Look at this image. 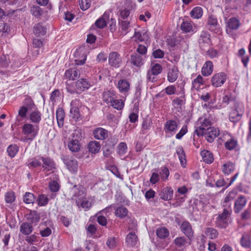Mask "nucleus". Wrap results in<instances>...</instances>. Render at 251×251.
<instances>
[{
	"mask_svg": "<svg viewBox=\"0 0 251 251\" xmlns=\"http://www.w3.org/2000/svg\"><path fill=\"white\" fill-rule=\"evenodd\" d=\"M38 130V126L29 123L25 124L22 127V133L25 136L22 137L20 141L23 142L32 141L37 135Z\"/></svg>",
	"mask_w": 251,
	"mask_h": 251,
	"instance_id": "nucleus-1",
	"label": "nucleus"
},
{
	"mask_svg": "<svg viewBox=\"0 0 251 251\" xmlns=\"http://www.w3.org/2000/svg\"><path fill=\"white\" fill-rule=\"evenodd\" d=\"M198 43L201 49L205 51L211 45L210 34L207 31H202L199 37Z\"/></svg>",
	"mask_w": 251,
	"mask_h": 251,
	"instance_id": "nucleus-2",
	"label": "nucleus"
},
{
	"mask_svg": "<svg viewBox=\"0 0 251 251\" xmlns=\"http://www.w3.org/2000/svg\"><path fill=\"white\" fill-rule=\"evenodd\" d=\"M230 213L227 209L225 208L223 212L219 214L216 218L215 224L217 227L226 228L228 224V217Z\"/></svg>",
	"mask_w": 251,
	"mask_h": 251,
	"instance_id": "nucleus-3",
	"label": "nucleus"
},
{
	"mask_svg": "<svg viewBox=\"0 0 251 251\" xmlns=\"http://www.w3.org/2000/svg\"><path fill=\"white\" fill-rule=\"evenodd\" d=\"M61 159L66 165L68 170L74 173H76L78 169V164L77 161L68 155H62Z\"/></svg>",
	"mask_w": 251,
	"mask_h": 251,
	"instance_id": "nucleus-4",
	"label": "nucleus"
},
{
	"mask_svg": "<svg viewBox=\"0 0 251 251\" xmlns=\"http://www.w3.org/2000/svg\"><path fill=\"white\" fill-rule=\"evenodd\" d=\"M108 62L111 67L119 68L122 63V57L117 52L113 51L109 54Z\"/></svg>",
	"mask_w": 251,
	"mask_h": 251,
	"instance_id": "nucleus-5",
	"label": "nucleus"
},
{
	"mask_svg": "<svg viewBox=\"0 0 251 251\" xmlns=\"http://www.w3.org/2000/svg\"><path fill=\"white\" fill-rule=\"evenodd\" d=\"M199 121L201 123V125L195 130V132L198 136H203L204 131L206 130L207 127H212V122L207 118L203 119L201 118L199 119Z\"/></svg>",
	"mask_w": 251,
	"mask_h": 251,
	"instance_id": "nucleus-6",
	"label": "nucleus"
},
{
	"mask_svg": "<svg viewBox=\"0 0 251 251\" xmlns=\"http://www.w3.org/2000/svg\"><path fill=\"white\" fill-rule=\"evenodd\" d=\"M219 134L220 131L219 129L214 127H209L204 131L203 135H204L205 139L208 142L212 143Z\"/></svg>",
	"mask_w": 251,
	"mask_h": 251,
	"instance_id": "nucleus-7",
	"label": "nucleus"
},
{
	"mask_svg": "<svg viewBox=\"0 0 251 251\" xmlns=\"http://www.w3.org/2000/svg\"><path fill=\"white\" fill-rule=\"evenodd\" d=\"M39 159L42 160V168L46 171H52L55 169V164L52 159L46 156H40Z\"/></svg>",
	"mask_w": 251,
	"mask_h": 251,
	"instance_id": "nucleus-8",
	"label": "nucleus"
},
{
	"mask_svg": "<svg viewBox=\"0 0 251 251\" xmlns=\"http://www.w3.org/2000/svg\"><path fill=\"white\" fill-rule=\"evenodd\" d=\"M226 79V75L224 73L216 74L212 77V85L214 87H220L225 83Z\"/></svg>",
	"mask_w": 251,
	"mask_h": 251,
	"instance_id": "nucleus-9",
	"label": "nucleus"
},
{
	"mask_svg": "<svg viewBox=\"0 0 251 251\" xmlns=\"http://www.w3.org/2000/svg\"><path fill=\"white\" fill-rule=\"evenodd\" d=\"M180 229L190 241H191L194 238V231L191 224L188 221L182 222L180 226Z\"/></svg>",
	"mask_w": 251,
	"mask_h": 251,
	"instance_id": "nucleus-10",
	"label": "nucleus"
},
{
	"mask_svg": "<svg viewBox=\"0 0 251 251\" xmlns=\"http://www.w3.org/2000/svg\"><path fill=\"white\" fill-rule=\"evenodd\" d=\"M207 24L210 30L216 33L220 32V25L218 23L217 19L215 16L211 15L208 17Z\"/></svg>",
	"mask_w": 251,
	"mask_h": 251,
	"instance_id": "nucleus-11",
	"label": "nucleus"
},
{
	"mask_svg": "<svg viewBox=\"0 0 251 251\" xmlns=\"http://www.w3.org/2000/svg\"><path fill=\"white\" fill-rule=\"evenodd\" d=\"M247 202V200L245 197L243 195H240L234 202V210L235 213H239L245 206Z\"/></svg>",
	"mask_w": 251,
	"mask_h": 251,
	"instance_id": "nucleus-12",
	"label": "nucleus"
},
{
	"mask_svg": "<svg viewBox=\"0 0 251 251\" xmlns=\"http://www.w3.org/2000/svg\"><path fill=\"white\" fill-rule=\"evenodd\" d=\"M91 86L89 82L86 79L81 78L75 82V87L77 93L81 92L88 89Z\"/></svg>",
	"mask_w": 251,
	"mask_h": 251,
	"instance_id": "nucleus-13",
	"label": "nucleus"
},
{
	"mask_svg": "<svg viewBox=\"0 0 251 251\" xmlns=\"http://www.w3.org/2000/svg\"><path fill=\"white\" fill-rule=\"evenodd\" d=\"M179 70L176 66H173L168 70L167 79L170 83L174 82L178 78Z\"/></svg>",
	"mask_w": 251,
	"mask_h": 251,
	"instance_id": "nucleus-14",
	"label": "nucleus"
},
{
	"mask_svg": "<svg viewBox=\"0 0 251 251\" xmlns=\"http://www.w3.org/2000/svg\"><path fill=\"white\" fill-rule=\"evenodd\" d=\"M79 76L80 72L75 68H70L66 70L64 75V77L66 78L72 80L78 78Z\"/></svg>",
	"mask_w": 251,
	"mask_h": 251,
	"instance_id": "nucleus-15",
	"label": "nucleus"
},
{
	"mask_svg": "<svg viewBox=\"0 0 251 251\" xmlns=\"http://www.w3.org/2000/svg\"><path fill=\"white\" fill-rule=\"evenodd\" d=\"M208 203V200L204 196H200L199 199L195 200L194 204L195 208L198 210L204 211V207Z\"/></svg>",
	"mask_w": 251,
	"mask_h": 251,
	"instance_id": "nucleus-16",
	"label": "nucleus"
},
{
	"mask_svg": "<svg viewBox=\"0 0 251 251\" xmlns=\"http://www.w3.org/2000/svg\"><path fill=\"white\" fill-rule=\"evenodd\" d=\"M178 124L174 120L167 121L164 126V130L166 133L176 132L177 129Z\"/></svg>",
	"mask_w": 251,
	"mask_h": 251,
	"instance_id": "nucleus-17",
	"label": "nucleus"
},
{
	"mask_svg": "<svg viewBox=\"0 0 251 251\" xmlns=\"http://www.w3.org/2000/svg\"><path fill=\"white\" fill-rule=\"evenodd\" d=\"M94 137L98 140H104L108 137V131L106 129L98 127L93 131Z\"/></svg>",
	"mask_w": 251,
	"mask_h": 251,
	"instance_id": "nucleus-18",
	"label": "nucleus"
},
{
	"mask_svg": "<svg viewBox=\"0 0 251 251\" xmlns=\"http://www.w3.org/2000/svg\"><path fill=\"white\" fill-rule=\"evenodd\" d=\"M117 87L121 93L125 94L127 93L129 90L130 83L126 79H120L118 82Z\"/></svg>",
	"mask_w": 251,
	"mask_h": 251,
	"instance_id": "nucleus-19",
	"label": "nucleus"
},
{
	"mask_svg": "<svg viewBox=\"0 0 251 251\" xmlns=\"http://www.w3.org/2000/svg\"><path fill=\"white\" fill-rule=\"evenodd\" d=\"M33 226L30 223H23L20 227V232L24 235H29L32 232Z\"/></svg>",
	"mask_w": 251,
	"mask_h": 251,
	"instance_id": "nucleus-20",
	"label": "nucleus"
},
{
	"mask_svg": "<svg viewBox=\"0 0 251 251\" xmlns=\"http://www.w3.org/2000/svg\"><path fill=\"white\" fill-rule=\"evenodd\" d=\"M160 196L162 200L165 201L170 200L173 196V190L171 187H166L162 190Z\"/></svg>",
	"mask_w": 251,
	"mask_h": 251,
	"instance_id": "nucleus-21",
	"label": "nucleus"
},
{
	"mask_svg": "<svg viewBox=\"0 0 251 251\" xmlns=\"http://www.w3.org/2000/svg\"><path fill=\"white\" fill-rule=\"evenodd\" d=\"M109 18V14L105 12L103 15L95 22V25L99 28H103L107 25V21Z\"/></svg>",
	"mask_w": 251,
	"mask_h": 251,
	"instance_id": "nucleus-22",
	"label": "nucleus"
},
{
	"mask_svg": "<svg viewBox=\"0 0 251 251\" xmlns=\"http://www.w3.org/2000/svg\"><path fill=\"white\" fill-rule=\"evenodd\" d=\"M213 69V63L210 61H206L203 65L201 69V74L203 76H207L210 75Z\"/></svg>",
	"mask_w": 251,
	"mask_h": 251,
	"instance_id": "nucleus-23",
	"label": "nucleus"
},
{
	"mask_svg": "<svg viewBox=\"0 0 251 251\" xmlns=\"http://www.w3.org/2000/svg\"><path fill=\"white\" fill-rule=\"evenodd\" d=\"M130 61L131 64L136 67H140L143 64L142 57L136 53L131 55Z\"/></svg>",
	"mask_w": 251,
	"mask_h": 251,
	"instance_id": "nucleus-24",
	"label": "nucleus"
},
{
	"mask_svg": "<svg viewBox=\"0 0 251 251\" xmlns=\"http://www.w3.org/2000/svg\"><path fill=\"white\" fill-rule=\"evenodd\" d=\"M80 147L79 141L76 139H72L68 144L69 149L73 152L78 151L80 149Z\"/></svg>",
	"mask_w": 251,
	"mask_h": 251,
	"instance_id": "nucleus-25",
	"label": "nucleus"
},
{
	"mask_svg": "<svg viewBox=\"0 0 251 251\" xmlns=\"http://www.w3.org/2000/svg\"><path fill=\"white\" fill-rule=\"evenodd\" d=\"M65 113L64 110L61 108H59L56 112V117L57 121V124L59 127H62L64 125Z\"/></svg>",
	"mask_w": 251,
	"mask_h": 251,
	"instance_id": "nucleus-26",
	"label": "nucleus"
},
{
	"mask_svg": "<svg viewBox=\"0 0 251 251\" xmlns=\"http://www.w3.org/2000/svg\"><path fill=\"white\" fill-rule=\"evenodd\" d=\"M176 153L178 155L181 165L183 167L186 163V156L185 152L182 147H178L176 149Z\"/></svg>",
	"mask_w": 251,
	"mask_h": 251,
	"instance_id": "nucleus-27",
	"label": "nucleus"
},
{
	"mask_svg": "<svg viewBox=\"0 0 251 251\" xmlns=\"http://www.w3.org/2000/svg\"><path fill=\"white\" fill-rule=\"evenodd\" d=\"M201 154L203 161L208 164L211 163L214 160L213 154L210 151L207 150L202 151L201 152Z\"/></svg>",
	"mask_w": 251,
	"mask_h": 251,
	"instance_id": "nucleus-28",
	"label": "nucleus"
},
{
	"mask_svg": "<svg viewBox=\"0 0 251 251\" xmlns=\"http://www.w3.org/2000/svg\"><path fill=\"white\" fill-rule=\"evenodd\" d=\"M89 151L92 153H98L100 149V145L99 142L93 141L90 142L88 145Z\"/></svg>",
	"mask_w": 251,
	"mask_h": 251,
	"instance_id": "nucleus-29",
	"label": "nucleus"
},
{
	"mask_svg": "<svg viewBox=\"0 0 251 251\" xmlns=\"http://www.w3.org/2000/svg\"><path fill=\"white\" fill-rule=\"evenodd\" d=\"M114 99H115V97L114 91L113 90L106 91L103 93V101L107 103H111L114 100Z\"/></svg>",
	"mask_w": 251,
	"mask_h": 251,
	"instance_id": "nucleus-30",
	"label": "nucleus"
},
{
	"mask_svg": "<svg viewBox=\"0 0 251 251\" xmlns=\"http://www.w3.org/2000/svg\"><path fill=\"white\" fill-rule=\"evenodd\" d=\"M137 241V237L134 232H130L126 239V242L127 246L130 247L134 246Z\"/></svg>",
	"mask_w": 251,
	"mask_h": 251,
	"instance_id": "nucleus-31",
	"label": "nucleus"
},
{
	"mask_svg": "<svg viewBox=\"0 0 251 251\" xmlns=\"http://www.w3.org/2000/svg\"><path fill=\"white\" fill-rule=\"evenodd\" d=\"M46 31V28L40 23L35 25L34 26V33L37 36L44 35Z\"/></svg>",
	"mask_w": 251,
	"mask_h": 251,
	"instance_id": "nucleus-32",
	"label": "nucleus"
},
{
	"mask_svg": "<svg viewBox=\"0 0 251 251\" xmlns=\"http://www.w3.org/2000/svg\"><path fill=\"white\" fill-rule=\"evenodd\" d=\"M242 116V114L239 113L237 109L232 110L229 115V119L230 122L233 123H236L239 121Z\"/></svg>",
	"mask_w": 251,
	"mask_h": 251,
	"instance_id": "nucleus-33",
	"label": "nucleus"
},
{
	"mask_svg": "<svg viewBox=\"0 0 251 251\" xmlns=\"http://www.w3.org/2000/svg\"><path fill=\"white\" fill-rule=\"evenodd\" d=\"M27 216V220L30 221L31 224L36 223L40 220V215L36 211L30 210Z\"/></svg>",
	"mask_w": 251,
	"mask_h": 251,
	"instance_id": "nucleus-34",
	"label": "nucleus"
},
{
	"mask_svg": "<svg viewBox=\"0 0 251 251\" xmlns=\"http://www.w3.org/2000/svg\"><path fill=\"white\" fill-rule=\"evenodd\" d=\"M234 164L231 162H228L222 166V170L225 175H229L234 171Z\"/></svg>",
	"mask_w": 251,
	"mask_h": 251,
	"instance_id": "nucleus-35",
	"label": "nucleus"
},
{
	"mask_svg": "<svg viewBox=\"0 0 251 251\" xmlns=\"http://www.w3.org/2000/svg\"><path fill=\"white\" fill-rule=\"evenodd\" d=\"M203 11L201 7L197 6L193 8L190 12L191 16L195 19H199L201 17Z\"/></svg>",
	"mask_w": 251,
	"mask_h": 251,
	"instance_id": "nucleus-36",
	"label": "nucleus"
},
{
	"mask_svg": "<svg viewBox=\"0 0 251 251\" xmlns=\"http://www.w3.org/2000/svg\"><path fill=\"white\" fill-rule=\"evenodd\" d=\"M128 210L124 206H121L117 208L115 211V215L120 218H124L126 216Z\"/></svg>",
	"mask_w": 251,
	"mask_h": 251,
	"instance_id": "nucleus-37",
	"label": "nucleus"
},
{
	"mask_svg": "<svg viewBox=\"0 0 251 251\" xmlns=\"http://www.w3.org/2000/svg\"><path fill=\"white\" fill-rule=\"evenodd\" d=\"M19 147L16 144H11L7 148L8 155L11 157H14L19 151Z\"/></svg>",
	"mask_w": 251,
	"mask_h": 251,
	"instance_id": "nucleus-38",
	"label": "nucleus"
},
{
	"mask_svg": "<svg viewBox=\"0 0 251 251\" xmlns=\"http://www.w3.org/2000/svg\"><path fill=\"white\" fill-rule=\"evenodd\" d=\"M241 245L243 247L250 248L251 246V240L249 235H243L240 240Z\"/></svg>",
	"mask_w": 251,
	"mask_h": 251,
	"instance_id": "nucleus-39",
	"label": "nucleus"
},
{
	"mask_svg": "<svg viewBox=\"0 0 251 251\" xmlns=\"http://www.w3.org/2000/svg\"><path fill=\"white\" fill-rule=\"evenodd\" d=\"M227 26L230 29H237L240 26V22L236 18H231L227 22Z\"/></svg>",
	"mask_w": 251,
	"mask_h": 251,
	"instance_id": "nucleus-40",
	"label": "nucleus"
},
{
	"mask_svg": "<svg viewBox=\"0 0 251 251\" xmlns=\"http://www.w3.org/2000/svg\"><path fill=\"white\" fill-rule=\"evenodd\" d=\"M26 165L29 168H36L42 166V163L39 159L36 158H32L26 163Z\"/></svg>",
	"mask_w": 251,
	"mask_h": 251,
	"instance_id": "nucleus-41",
	"label": "nucleus"
},
{
	"mask_svg": "<svg viewBox=\"0 0 251 251\" xmlns=\"http://www.w3.org/2000/svg\"><path fill=\"white\" fill-rule=\"evenodd\" d=\"M133 38H135L136 41H144L148 38V34L146 32H140L136 30L135 31Z\"/></svg>",
	"mask_w": 251,
	"mask_h": 251,
	"instance_id": "nucleus-42",
	"label": "nucleus"
},
{
	"mask_svg": "<svg viewBox=\"0 0 251 251\" xmlns=\"http://www.w3.org/2000/svg\"><path fill=\"white\" fill-rule=\"evenodd\" d=\"M29 118L32 122L37 124L41 120V114L39 111H32L30 114Z\"/></svg>",
	"mask_w": 251,
	"mask_h": 251,
	"instance_id": "nucleus-43",
	"label": "nucleus"
},
{
	"mask_svg": "<svg viewBox=\"0 0 251 251\" xmlns=\"http://www.w3.org/2000/svg\"><path fill=\"white\" fill-rule=\"evenodd\" d=\"M169 234V231L165 227L158 228L156 230V235L160 238L165 239L168 236Z\"/></svg>",
	"mask_w": 251,
	"mask_h": 251,
	"instance_id": "nucleus-44",
	"label": "nucleus"
},
{
	"mask_svg": "<svg viewBox=\"0 0 251 251\" xmlns=\"http://www.w3.org/2000/svg\"><path fill=\"white\" fill-rule=\"evenodd\" d=\"M162 70V66L159 64H155L151 67V70H149L148 72L153 74V75H157L161 73Z\"/></svg>",
	"mask_w": 251,
	"mask_h": 251,
	"instance_id": "nucleus-45",
	"label": "nucleus"
},
{
	"mask_svg": "<svg viewBox=\"0 0 251 251\" xmlns=\"http://www.w3.org/2000/svg\"><path fill=\"white\" fill-rule=\"evenodd\" d=\"M237 145V141L233 138H230L225 143V146L226 149L232 150L236 147Z\"/></svg>",
	"mask_w": 251,
	"mask_h": 251,
	"instance_id": "nucleus-46",
	"label": "nucleus"
},
{
	"mask_svg": "<svg viewBox=\"0 0 251 251\" xmlns=\"http://www.w3.org/2000/svg\"><path fill=\"white\" fill-rule=\"evenodd\" d=\"M205 234L210 239H215L218 236V232L216 229L208 227L206 229Z\"/></svg>",
	"mask_w": 251,
	"mask_h": 251,
	"instance_id": "nucleus-47",
	"label": "nucleus"
},
{
	"mask_svg": "<svg viewBox=\"0 0 251 251\" xmlns=\"http://www.w3.org/2000/svg\"><path fill=\"white\" fill-rule=\"evenodd\" d=\"M83 188L82 186H79L77 191H75L73 195L72 199H75L77 201V199L80 200L84 197Z\"/></svg>",
	"mask_w": 251,
	"mask_h": 251,
	"instance_id": "nucleus-48",
	"label": "nucleus"
},
{
	"mask_svg": "<svg viewBox=\"0 0 251 251\" xmlns=\"http://www.w3.org/2000/svg\"><path fill=\"white\" fill-rule=\"evenodd\" d=\"M174 243L177 247L181 248L186 244L187 241L184 237H178L175 239Z\"/></svg>",
	"mask_w": 251,
	"mask_h": 251,
	"instance_id": "nucleus-49",
	"label": "nucleus"
},
{
	"mask_svg": "<svg viewBox=\"0 0 251 251\" xmlns=\"http://www.w3.org/2000/svg\"><path fill=\"white\" fill-rule=\"evenodd\" d=\"M181 29L185 32H190L193 30L192 24L188 22H183L181 25Z\"/></svg>",
	"mask_w": 251,
	"mask_h": 251,
	"instance_id": "nucleus-50",
	"label": "nucleus"
},
{
	"mask_svg": "<svg viewBox=\"0 0 251 251\" xmlns=\"http://www.w3.org/2000/svg\"><path fill=\"white\" fill-rule=\"evenodd\" d=\"M30 12L33 15L37 18L39 17L43 14L42 9L37 5L33 6L31 8Z\"/></svg>",
	"mask_w": 251,
	"mask_h": 251,
	"instance_id": "nucleus-51",
	"label": "nucleus"
},
{
	"mask_svg": "<svg viewBox=\"0 0 251 251\" xmlns=\"http://www.w3.org/2000/svg\"><path fill=\"white\" fill-rule=\"evenodd\" d=\"M35 197L32 193L26 192L24 197V201L27 204L33 203L34 202Z\"/></svg>",
	"mask_w": 251,
	"mask_h": 251,
	"instance_id": "nucleus-52",
	"label": "nucleus"
},
{
	"mask_svg": "<svg viewBox=\"0 0 251 251\" xmlns=\"http://www.w3.org/2000/svg\"><path fill=\"white\" fill-rule=\"evenodd\" d=\"M15 194L13 191H9L5 194V201L7 203H11L15 200Z\"/></svg>",
	"mask_w": 251,
	"mask_h": 251,
	"instance_id": "nucleus-53",
	"label": "nucleus"
},
{
	"mask_svg": "<svg viewBox=\"0 0 251 251\" xmlns=\"http://www.w3.org/2000/svg\"><path fill=\"white\" fill-rule=\"evenodd\" d=\"M37 201L39 205L45 206L48 203L49 199L45 195L42 194L39 195Z\"/></svg>",
	"mask_w": 251,
	"mask_h": 251,
	"instance_id": "nucleus-54",
	"label": "nucleus"
},
{
	"mask_svg": "<svg viewBox=\"0 0 251 251\" xmlns=\"http://www.w3.org/2000/svg\"><path fill=\"white\" fill-rule=\"evenodd\" d=\"M70 114L72 118L75 120H78L80 114L77 107H72L70 109Z\"/></svg>",
	"mask_w": 251,
	"mask_h": 251,
	"instance_id": "nucleus-55",
	"label": "nucleus"
},
{
	"mask_svg": "<svg viewBox=\"0 0 251 251\" xmlns=\"http://www.w3.org/2000/svg\"><path fill=\"white\" fill-rule=\"evenodd\" d=\"M111 105L115 109L118 110L122 109L124 106V103L122 100H115L112 101Z\"/></svg>",
	"mask_w": 251,
	"mask_h": 251,
	"instance_id": "nucleus-56",
	"label": "nucleus"
},
{
	"mask_svg": "<svg viewBox=\"0 0 251 251\" xmlns=\"http://www.w3.org/2000/svg\"><path fill=\"white\" fill-rule=\"evenodd\" d=\"M126 144L124 142L120 143L117 147L118 153L120 155H123L127 151Z\"/></svg>",
	"mask_w": 251,
	"mask_h": 251,
	"instance_id": "nucleus-57",
	"label": "nucleus"
},
{
	"mask_svg": "<svg viewBox=\"0 0 251 251\" xmlns=\"http://www.w3.org/2000/svg\"><path fill=\"white\" fill-rule=\"evenodd\" d=\"M9 62L8 55L2 54L0 56V65L3 67H6L8 66Z\"/></svg>",
	"mask_w": 251,
	"mask_h": 251,
	"instance_id": "nucleus-58",
	"label": "nucleus"
},
{
	"mask_svg": "<svg viewBox=\"0 0 251 251\" xmlns=\"http://www.w3.org/2000/svg\"><path fill=\"white\" fill-rule=\"evenodd\" d=\"M119 24L122 32H124V34H126L128 32V29L129 27L130 23L126 21H121Z\"/></svg>",
	"mask_w": 251,
	"mask_h": 251,
	"instance_id": "nucleus-59",
	"label": "nucleus"
},
{
	"mask_svg": "<svg viewBox=\"0 0 251 251\" xmlns=\"http://www.w3.org/2000/svg\"><path fill=\"white\" fill-rule=\"evenodd\" d=\"M79 5L80 8L83 10H86L88 9L91 5L90 0H80Z\"/></svg>",
	"mask_w": 251,
	"mask_h": 251,
	"instance_id": "nucleus-60",
	"label": "nucleus"
},
{
	"mask_svg": "<svg viewBox=\"0 0 251 251\" xmlns=\"http://www.w3.org/2000/svg\"><path fill=\"white\" fill-rule=\"evenodd\" d=\"M49 188L51 191L57 192L59 189V184L55 181H52L49 183Z\"/></svg>",
	"mask_w": 251,
	"mask_h": 251,
	"instance_id": "nucleus-61",
	"label": "nucleus"
},
{
	"mask_svg": "<svg viewBox=\"0 0 251 251\" xmlns=\"http://www.w3.org/2000/svg\"><path fill=\"white\" fill-rule=\"evenodd\" d=\"M159 174L163 179H167L169 176V171L167 167H163L161 168Z\"/></svg>",
	"mask_w": 251,
	"mask_h": 251,
	"instance_id": "nucleus-62",
	"label": "nucleus"
},
{
	"mask_svg": "<svg viewBox=\"0 0 251 251\" xmlns=\"http://www.w3.org/2000/svg\"><path fill=\"white\" fill-rule=\"evenodd\" d=\"M116 239L113 237L108 238L106 242V245L110 249L114 248L116 246Z\"/></svg>",
	"mask_w": 251,
	"mask_h": 251,
	"instance_id": "nucleus-63",
	"label": "nucleus"
},
{
	"mask_svg": "<svg viewBox=\"0 0 251 251\" xmlns=\"http://www.w3.org/2000/svg\"><path fill=\"white\" fill-rule=\"evenodd\" d=\"M27 110L28 109L26 107L24 106H21L18 112V116L22 118H25L26 117Z\"/></svg>",
	"mask_w": 251,
	"mask_h": 251,
	"instance_id": "nucleus-64",
	"label": "nucleus"
}]
</instances>
